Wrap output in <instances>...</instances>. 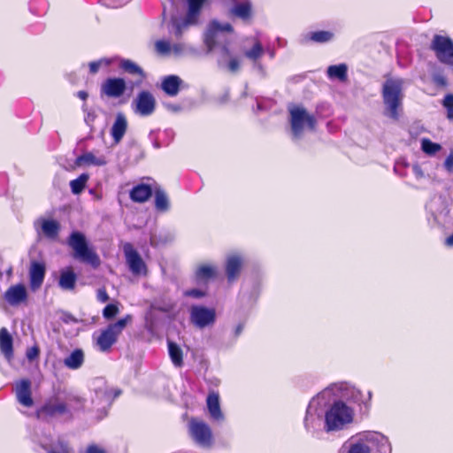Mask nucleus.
Masks as SVG:
<instances>
[{
  "label": "nucleus",
  "mask_w": 453,
  "mask_h": 453,
  "mask_svg": "<svg viewBox=\"0 0 453 453\" xmlns=\"http://www.w3.org/2000/svg\"><path fill=\"white\" fill-rule=\"evenodd\" d=\"M403 81L401 79L388 78L382 87V99L389 111V117L395 120L398 119V109L402 104V89Z\"/></svg>",
  "instance_id": "nucleus-1"
},
{
  "label": "nucleus",
  "mask_w": 453,
  "mask_h": 453,
  "mask_svg": "<svg viewBox=\"0 0 453 453\" xmlns=\"http://www.w3.org/2000/svg\"><path fill=\"white\" fill-rule=\"evenodd\" d=\"M132 316L127 314L114 323L109 324L101 330L96 338V345L101 352H110L112 346L118 342L119 336L122 334L127 325L131 322Z\"/></svg>",
  "instance_id": "nucleus-2"
},
{
  "label": "nucleus",
  "mask_w": 453,
  "mask_h": 453,
  "mask_svg": "<svg viewBox=\"0 0 453 453\" xmlns=\"http://www.w3.org/2000/svg\"><path fill=\"white\" fill-rule=\"evenodd\" d=\"M353 414V410L344 402H334L325 415L326 430L336 431L342 429L346 424L352 422Z\"/></svg>",
  "instance_id": "nucleus-3"
},
{
  "label": "nucleus",
  "mask_w": 453,
  "mask_h": 453,
  "mask_svg": "<svg viewBox=\"0 0 453 453\" xmlns=\"http://www.w3.org/2000/svg\"><path fill=\"white\" fill-rule=\"evenodd\" d=\"M290 115L291 131L296 137H299L305 127L314 131L317 126V119L314 115L310 114L303 106L293 105L288 109Z\"/></svg>",
  "instance_id": "nucleus-4"
},
{
  "label": "nucleus",
  "mask_w": 453,
  "mask_h": 453,
  "mask_svg": "<svg viewBox=\"0 0 453 453\" xmlns=\"http://www.w3.org/2000/svg\"><path fill=\"white\" fill-rule=\"evenodd\" d=\"M67 414L72 415L68 404L65 401L60 400L58 396L48 398L44 403L35 411L36 418L43 421H49L58 416Z\"/></svg>",
  "instance_id": "nucleus-5"
},
{
  "label": "nucleus",
  "mask_w": 453,
  "mask_h": 453,
  "mask_svg": "<svg viewBox=\"0 0 453 453\" xmlns=\"http://www.w3.org/2000/svg\"><path fill=\"white\" fill-rule=\"evenodd\" d=\"M127 90V85L124 78L109 77L101 83L100 96L102 99H119V104H124L127 99L121 98Z\"/></svg>",
  "instance_id": "nucleus-6"
},
{
  "label": "nucleus",
  "mask_w": 453,
  "mask_h": 453,
  "mask_svg": "<svg viewBox=\"0 0 453 453\" xmlns=\"http://www.w3.org/2000/svg\"><path fill=\"white\" fill-rule=\"evenodd\" d=\"M157 107V101L153 94L149 90H141L132 102V109L134 113L148 117L152 115Z\"/></svg>",
  "instance_id": "nucleus-7"
},
{
  "label": "nucleus",
  "mask_w": 453,
  "mask_h": 453,
  "mask_svg": "<svg viewBox=\"0 0 453 453\" xmlns=\"http://www.w3.org/2000/svg\"><path fill=\"white\" fill-rule=\"evenodd\" d=\"M216 320V311L203 305H193L190 308V321L198 327L204 328L212 326Z\"/></svg>",
  "instance_id": "nucleus-8"
},
{
  "label": "nucleus",
  "mask_w": 453,
  "mask_h": 453,
  "mask_svg": "<svg viewBox=\"0 0 453 453\" xmlns=\"http://www.w3.org/2000/svg\"><path fill=\"white\" fill-rule=\"evenodd\" d=\"M189 433L192 439L199 445L209 447L212 442V434L210 426L203 420L191 418Z\"/></svg>",
  "instance_id": "nucleus-9"
},
{
  "label": "nucleus",
  "mask_w": 453,
  "mask_h": 453,
  "mask_svg": "<svg viewBox=\"0 0 453 453\" xmlns=\"http://www.w3.org/2000/svg\"><path fill=\"white\" fill-rule=\"evenodd\" d=\"M35 227L39 235L52 241L58 239L61 230V225L58 220L45 218L38 219L35 222Z\"/></svg>",
  "instance_id": "nucleus-10"
},
{
  "label": "nucleus",
  "mask_w": 453,
  "mask_h": 453,
  "mask_svg": "<svg viewBox=\"0 0 453 453\" xmlns=\"http://www.w3.org/2000/svg\"><path fill=\"white\" fill-rule=\"evenodd\" d=\"M67 243L73 250L74 255H96L89 247L85 234L81 232H72L67 239Z\"/></svg>",
  "instance_id": "nucleus-11"
},
{
  "label": "nucleus",
  "mask_w": 453,
  "mask_h": 453,
  "mask_svg": "<svg viewBox=\"0 0 453 453\" xmlns=\"http://www.w3.org/2000/svg\"><path fill=\"white\" fill-rule=\"evenodd\" d=\"M31 380L27 378L16 382L15 395L18 402L27 408L34 405L32 397Z\"/></svg>",
  "instance_id": "nucleus-12"
},
{
  "label": "nucleus",
  "mask_w": 453,
  "mask_h": 453,
  "mask_svg": "<svg viewBox=\"0 0 453 453\" xmlns=\"http://www.w3.org/2000/svg\"><path fill=\"white\" fill-rule=\"evenodd\" d=\"M229 13L233 19H238L249 24L253 18L252 4L250 0L237 2L231 7Z\"/></svg>",
  "instance_id": "nucleus-13"
},
{
  "label": "nucleus",
  "mask_w": 453,
  "mask_h": 453,
  "mask_svg": "<svg viewBox=\"0 0 453 453\" xmlns=\"http://www.w3.org/2000/svg\"><path fill=\"white\" fill-rule=\"evenodd\" d=\"M46 267L44 263L33 261L29 268V285L33 291L39 289L44 280Z\"/></svg>",
  "instance_id": "nucleus-14"
},
{
  "label": "nucleus",
  "mask_w": 453,
  "mask_h": 453,
  "mask_svg": "<svg viewBox=\"0 0 453 453\" xmlns=\"http://www.w3.org/2000/svg\"><path fill=\"white\" fill-rule=\"evenodd\" d=\"M27 291L23 284L11 286L4 293L5 301L12 306H17L27 300Z\"/></svg>",
  "instance_id": "nucleus-15"
},
{
  "label": "nucleus",
  "mask_w": 453,
  "mask_h": 453,
  "mask_svg": "<svg viewBox=\"0 0 453 453\" xmlns=\"http://www.w3.org/2000/svg\"><path fill=\"white\" fill-rule=\"evenodd\" d=\"M225 32H226V25L222 26L216 21L211 23L205 37V43L210 50L219 45L220 38L224 36Z\"/></svg>",
  "instance_id": "nucleus-16"
},
{
  "label": "nucleus",
  "mask_w": 453,
  "mask_h": 453,
  "mask_svg": "<svg viewBox=\"0 0 453 453\" xmlns=\"http://www.w3.org/2000/svg\"><path fill=\"white\" fill-rule=\"evenodd\" d=\"M127 127L128 122L126 115L123 112H118L110 132L115 144L122 141Z\"/></svg>",
  "instance_id": "nucleus-17"
},
{
  "label": "nucleus",
  "mask_w": 453,
  "mask_h": 453,
  "mask_svg": "<svg viewBox=\"0 0 453 453\" xmlns=\"http://www.w3.org/2000/svg\"><path fill=\"white\" fill-rule=\"evenodd\" d=\"M119 68L124 73L139 78L134 83V86H140L146 79V73L143 69L130 59H121L119 62Z\"/></svg>",
  "instance_id": "nucleus-18"
},
{
  "label": "nucleus",
  "mask_w": 453,
  "mask_h": 453,
  "mask_svg": "<svg viewBox=\"0 0 453 453\" xmlns=\"http://www.w3.org/2000/svg\"><path fill=\"white\" fill-rule=\"evenodd\" d=\"M218 275L217 268L210 265H199L195 273V280L196 284L207 285L210 281L216 279Z\"/></svg>",
  "instance_id": "nucleus-19"
},
{
  "label": "nucleus",
  "mask_w": 453,
  "mask_h": 453,
  "mask_svg": "<svg viewBox=\"0 0 453 453\" xmlns=\"http://www.w3.org/2000/svg\"><path fill=\"white\" fill-rule=\"evenodd\" d=\"M77 275L72 266L65 267L60 271L58 286L63 290L73 291L76 287Z\"/></svg>",
  "instance_id": "nucleus-20"
},
{
  "label": "nucleus",
  "mask_w": 453,
  "mask_h": 453,
  "mask_svg": "<svg viewBox=\"0 0 453 453\" xmlns=\"http://www.w3.org/2000/svg\"><path fill=\"white\" fill-rule=\"evenodd\" d=\"M182 81L177 75H167L161 82V89L169 96H175L180 90Z\"/></svg>",
  "instance_id": "nucleus-21"
},
{
  "label": "nucleus",
  "mask_w": 453,
  "mask_h": 453,
  "mask_svg": "<svg viewBox=\"0 0 453 453\" xmlns=\"http://www.w3.org/2000/svg\"><path fill=\"white\" fill-rule=\"evenodd\" d=\"M152 196V188L150 185L141 183L134 186L129 192L130 199L135 203H145Z\"/></svg>",
  "instance_id": "nucleus-22"
},
{
  "label": "nucleus",
  "mask_w": 453,
  "mask_h": 453,
  "mask_svg": "<svg viewBox=\"0 0 453 453\" xmlns=\"http://www.w3.org/2000/svg\"><path fill=\"white\" fill-rule=\"evenodd\" d=\"M0 351L7 360L13 357V339L5 327L0 329Z\"/></svg>",
  "instance_id": "nucleus-23"
},
{
  "label": "nucleus",
  "mask_w": 453,
  "mask_h": 453,
  "mask_svg": "<svg viewBox=\"0 0 453 453\" xmlns=\"http://www.w3.org/2000/svg\"><path fill=\"white\" fill-rule=\"evenodd\" d=\"M107 164L105 157H96L92 152H86L78 156L74 161L76 166L96 165L103 166Z\"/></svg>",
  "instance_id": "nucleus-24"
},
{
  "label": "nucleus",
  "mask_w": 453,
  "mask_h": 453,
  "mask_svg": "<svg viewBox=\"0 0 453 453\" xmlns=\"http://www.w3.org/2000/svg\"><path fill=\"white\" fill-rule=\"evenodd\" d=\"M206 404L208 411L210 412L211 417L215 420L223 419V414L220 410L219 405V394L215 392L209 393Z\"/></svg>",
  "instance_id": "nucleus-25"
},
{
  "label": "nucleus",
  "mask_w": 453,
  "mask_h": 453,
  "mask_svg": "<svg viewBox=\"0 0 453 453\" xmlns=\"http://www.w3.org/2000/svg\"><path fill=\"white\" fill-rule=\"evenodd\" d=\"M84 363V353L82 349H74L68 357L64 359V365L72 370L79 369Z\"/></svg>",
  "instance_id": "nucleus-26"
},
{
  "label": "nucleus",
  "mask_w": 453,
  "mask_h": 453,
  "mask_svg": "<svg viewBox=\"0 0 453 453\" xmlns=\"http://www.w3.org/2000/svg\"><path fill=\"white\" fill-rule=\"evenodd\" d=\"M334 37V35L331 31L327 30H319L311 32L305 35L306 42H312L316 43H326L332 41Z\"/></svg>",
  "instance_id": "nucleus-27"
},
{
  "label": "nucleus",
  "mask_w": 453,
  "mask_h": 453,
  "mask_svg": "<svg viewBox=\"0 0 453 453\" xmlns=\"http://www.w3.org/2000/svg\"><path fill=\"white\" fill-rule=\"evenodd\" d=\"M206 0H188V11L185 20L186 24L195 23L196 17Z\"/></svg>",
  "instance_id": "nucleus-28"
},
{
  "label": "nucleus",
  "mask_w": 453,
  "mask_h": 453,
  "mask_svg": "<svg viewBox=\"0 0 453 453\" xmlns=\"http://www.w3.org/2000/svg\"><path fill=\"white\" fill-rule=\"evenodd\" d=\"M348 66L345 64L333 65L328 66L326 73L331 79H338L345 81L348 79Z\"/></svg>",
  "instance_id": "nucleus-29"
},
{
  "label": "nucleus",
  "mask_w": 453,
  "mask_h": 453,
  "mask_svg": "<svg viewBox=\"0 0 453 453\" xmlns=\"http://www.w3.org/2000/svg\"><path fill=\"white\" fill-rule=\"evenodd\" d=\"M130 271L135 275H146L147 266L142 257H127Z\"/></svg>",
  "instance_id": "nucleus-30"
},
{
  "label": "nucleus",
  "mask_w": 453,
  "mask_h": 453,
  "mask_svg": "<svg viewBox=\"0 0 453 453\" xmlns=\"http://www.w3.org/2000/svg\"><path fill=\"white\" fill-rule=\"evenodd\" d=\"M168 351L172 363L176 367H181L183 365V351L173 342H168Z\"/></svg>",
  "instance_id": "nucleus-31"
},
{
  "label": "nucleus",
  "mask_w": 453,
  "mask_h": 453,
  "mask_svg": "<svg viewBox=\"0 0 453 453\" xmlns=\"http://www.w3.org/2000/svg\"><path fill=\"white\" fill-rule=\"evenodd\" d=\"M228 259V284L235 280L241 273L242 263L239 257H229Z\"/></svg>",
  "instance_id": "nucleus-32"
},
{
  "label": "nucleus",
  "mask_w": 453,
  "mask_h": 453,
  "mask_svg": "<svg viewBox=\"0 0 453 453\" xmlns=\"http://www.w3.org/2000/svg\"><path fill=\"white\" fill-rule=\"evenodd\" d=\"M89 179L88 173H81L78 178L70 181V188L74 195L81 194L86 188L87 182Z\"/></svg>",
  "instance_id": "nucleus-33"
},
{
  "label": "nucleus",
  "mask_w": 453,
  "mask_h": 453,
  "mask_svg": "<svg viewBox=\"0 0 453 453\" xmlns=\"http://www.w3.org/2000/svg\"><path fill=\"white\" fill-rule=\"evenodd\" d=\"M155 207L160 211H166L169 209L168 197L166 194L159 188L155 191Z\"/></svg>",
  "instance_id": "nucleus-34"
},
{
  "label": "nucleus",
  "mask_w": 453,
  "mask_h": 453,
  "mask_svg": "<svg viewBox=\"0 0 453 453\" xmlns=\"http://www.w3.org/2000/svg\"><path fill=\"white\" fill-rule=\"evenodd\" d=\"M348 453H371V448L367 441L358 440L349 443Z\"/></svg>",
  "instance_id": "nucleus-35"
},
{
  "label": "nucleus",
  "mask_w": 453,
  "mask_h": 453,
  "mask_svg": "<svg viewBox=\"0 0 453 453\" xmlns=\"http://www.w3.org/2000/svg\"><path fill=\"white\" fill-rule=\"evenodd\" d=\"M421 149L427 155H434L441 150V146L439 143L433 142L428 138H424L421 141Z\"/></svg>",
  "instance_id": "nucleus-36"
},
{
  "label": "nucleus",
  "mask_w": 453,
  "mask_h": 453,
  "mask_svg": "<svg viewBox=\"0 0 453 453\" xmlns=\"http://www.w3.org/2000/svg\"><path fill=\"white\" fill-rule=\"evenodd\" d=\"M263 54L264 49L259 41H256L252 48L245 52V56L253 61L259 59Z\"/></svg>",
  "instance_id": "nucleus-37"
},
{
  "label": "nucleus",
  "mask_w": 453,
  "mask_h": 453,
  "mask_svg": "<svg viewBox=\"0 0 453 453\" xmlns=\"http://www.w3.org/2000/svg\"><path fill=\"white\" fill-rule=\"evenodd\" d=\"M441 104L446 109L447 119L449 121L453 120V94H447L444 96Z\"/></svg>",
  "instance_id": "nucleus-38"
},
{
  "label": "nucleus",
  "mask_w": 453,
  "mask_h": 453,
  "mask_svg": "<svg viewBox=\"0 0 453 453\" xmlns=\"http://www.w3.org/2000/svg\"><path fill=\"white\" fill-rule=\"evenodd\" d=\"M119 312V306L115 303L107 304L103 310V317L107 319H112L115 318Z\"/></svg>",
  "instance_id": "nucleus-39"
},
{
  "label": "nucleus",
  "mask_w": 453,
  "mask_h": 453,
  "mask_svg": "<svg viewBox=\"0 0 453 453\" xmlns=\"http://www.w3.org/2000/svg\"><path fill=\"white\" fill-rule=\"evenodd\" d=\"M111 65V61L107 58H101L97 61H92L88 64L89 73L96 74L102 65L108 66Z\"/></svg>",
  "instance_id": "nucleus-40"
},
{
  "label": "nucleus",
  "mask_w": 453,
  "mask_h": 453,
  "mask_svg": "<svg viewBox=\"0 0 453 453\" xmlns=\"http://www.w3.org/2000/svg\"><path fill=\"white\" fill-rule=\"evenodd\" d=\"M155 47L157 51L161 54H167L171 50L170 43L168 42L162 40L157 41L155 43Z\"/></svg>",
  "instance_id": "nucleus-41"
},
{
  "label": "nucleus",
  "mask_w": 453,
  "mask_h": 453,
  "mask_svg": "<svg viewBox=\"0 0 453 453\" xmlns=\"http://www.w3.org/2000/svg\"><path fill=\"white\" fill-rule=\"evenodd\" d=\"M184 296L187 297H193V298L199 299V298L204 297L206 296V291L198 289V288H192V289L186 290L184 292Z\"/></svg>",
  "instance_id": "nucleus-42"
},
{
  "label": "nucleus",
  "mask_w": 453,
  "mask_h": 453,
  "mask_svg": "<svg viewBox=\"0 0 453 453\" xmlns=\"http://www.w3.org/2000/svg\"><path fill=\"white\" fill-rule=\"evenodd\" d=\"M84 264L90 265L93 268H96L100 265L99 257H77Z\"/></svg>",
  "instance_id": "nucleus-43"
},
{
  "label": "nucleus",
  "mask_w": 453,
  "mask_h": 453,
  "mask_svg": "<svg viewBox=\"0 0 453 453\" xmlns=\"http://www.w3.org/2000/svg\"><path fill=\"white\" fill-rule=\"evenodd\" d=\"M96 299L100 303H106L110 299V296H109V295L106 291V288L104 287L97 289Z\"/></svg>",
  "instance_id": "nucleus-44"
},
{
  "label": "nucleus",
  "mask_w": 453,
  "mask_h": 453,
  "mask_svg": "<svg viewBox=\"0 0 453 453\" xmlns=\"http://www.w3.org/2000/svg\"><path fill=\"white\" fill-rule=\"evenodd\" d=\"M434 83L438 87H446L448 85V81L446 77L441 74H435L433 76Z\"/></svg>",
  "instance_id": "nucleus-45"
},
{
  "label": "nucleus",
  "mask_w": 453,
  "mask_h": 453,
  "mask_svg": "<svg viewBox=\"0 0 453 453\" xmlns=\"http://www.w3.org/2000/svg\"><path fill=\"white\" fill-rule=\"evenodd\" d=\"M40 349L37 346H33L27 351V357L28 360H34L38 357Z\"/></svg>",
  "instance_id": "nucleus-46"
},
{
  "label": "nucleus",
  "mask_w": 453,
  "mask_h": 453,
  "mask_svg": "<svg viewBox=\"0 0 453 453\" xmlns=\"http://www.w3.org/2000/svg\"><path fill=\"white\" fill-rule=\"evenodd\" d=\"M58 446L59 447L60 449V453H70V447L68 445V443L66 441H58ZM48 453H59V452H57L53 449H50L48 451Z\"/></svg>",
  "instance_id": "nucleus-47"
},
{
  "label": "nucleus",
  "mask_w": 453,
  "mask_h": 453,
  "mask_svg": "<svg viewBox=\"0 0 453 453\" xmlns=\"http://www.w3.org/2000/svg\"><path fill=\"white\" fill-rule=\"evenodd\" d=\"M444 167L448 172L453 173V151L446 157L444 161Z\"/></svg>",
  "instance_id": "nucleus-48"
},
{
  "label": "nucleus",
  "mask_w": 453,
  "mask_h": 453,
  "mask_svg": "<svg viewBox=\"0 0 453 453\" xmlns=\"http://www.w3.org/2000/svg\"><path fill=\"white\" fill-rule=\"evenodd\" d=\"M87 453H107L104 449L98 447L96 444L88 445L87 449Z\"/></svg>",
  "instance_id": "nucleus-49"
},
{
  "label": "nucleus",
  "mask_w": 453,
  "mask_h": 453,
  "mask_svg": "<svg viewBox=\"0 0 453 453\" xmlns=\"http://www.w3.org/2000/svg\"><path fill=\"white\" fill-rule=\"evenodd\" d=\"M240 63L237 59L232 58L228 61V68L233 71L236 72L239 69Z\"/></svg>",
  "instance_id": "nucleus-50"
},
{
  "label": "nucleus",
  "mask_w": 453,
  "mask_h": 453,
  "mask_svg": "<svg viewBox=\"0 0 453 453\" xmlns=\"http://www.w3.org/2000/svg\"><path fill=\"white\" fill-rule=\"evenodd\" d=\"M77 96L81 100L86 101L88 97V94L85 90H80L77 93Z\"/></svg>",
  "instance_id": "nucleus-51"
},
{
  "label": "nucleus",
  "mask_w": 453,
  "mask_h": 453,
  "mask_svg": "<svg viewBox=\"0 0 453 453\" xmlns=\"http://www.w3.org/2000/svg\"><path fill=\"white\" fill-rule=\"evenodd\" d=\"M413 171L415 173V174L418 176V177H422L423 176V172L420 168L419 165H416L413 166Z\"/></svg>",
  "instance_id": "nucleus-52"
},
{
  "label": "nucleus",
  "mask_w": 453,
  "mask_h": 453,
  "mask_svg": "<svg viewBox=\"0 0 453 453\" xmlns=\"http://www.w3.org/2000/svg\"><path fill=\"white\" fill-rule=\"evenodd\" d=\"M243 327H244L243 324H239L236 326L235 331H234V334H235L236 337H238L241 334V333L243 330Z\"/></svg>",
  "instance_id": "nucleus-53"
},
{
  "label": "nucleus",
  "mask_w": 453,
  "mask_h": 453,
  "mask_svg": "<svg viewBox=\"0 0 453 453\" xmlns=\"http://www.w3.org/2000/svg\"><path fill=\"white\" fill-rule=\"evenodd\" d=\"M445 242L448 246H453V233L449 237H447Z\"/></svg>",
  "instance_id": "nucleus-54"
},
{
  "label": "nucleus",
  "mask_w": 453,
  "mask_h": 453,
  "mask_svg": "<svg viewBox=\"0 0 453 453\" xmlns=\"http://www.w3.org/2000/svg\"><path fill=\"white\" fill-rule=\"evenodd\" d=\"M125 255H134V256H136V255H138V253H137L135 250H130V251H129V250H127L126 249V250H125Z\"/></svg>",
  "instance_id": "nucleus-55"
},
{
  "label": "nucleus",
  "mask_w": 453,
  "mask_h": 453,
  "mask_svg": "<svg viewBox=\"0 0 453 453\" xmlns=\"http://www.w3.org/2000/svg\"><path fill=\"white\" fill-rule=\"evenodd\" d=\"M233 31V27L228 24V34L231 33Z\"/></svg>",
  "instance_id": "nucleus-56"
}]
</instances>
